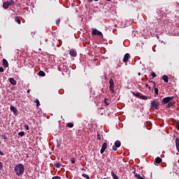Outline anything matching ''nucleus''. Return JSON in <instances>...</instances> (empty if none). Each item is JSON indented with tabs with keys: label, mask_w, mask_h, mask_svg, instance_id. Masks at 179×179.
Here are the masks:
<instances>
[{
	"label": "nucleus",
	"mask_w": 179,
	"mask_h": 179,
	"mask_svg": "<svg viewBox=\"0 0 179 179\" xmlns=\"http://www.w3.org/2000/svg\"><path fill=\"white\" fill-rule=\"evenodd\" d=\"M14 171L16 173V176L20 177V176H23L24 174V166L23 164H18L14 168Z\"/></svg>",
	"instance_id": "f257e3e1"
},
{
	"label": "nucleus",
	"mask_w": 179,
	"mask_h": 179,
	"mask_svg": "<svg viewBox=\"0 0 179 179\" xmlns=\"http://www.w3.org/2000/svg\"><path fill=\"white\" fill-rule=\"evenodd\" d=\"M92 36H99V37L103 38V33H101V31L97 30L96 28H92Z\"/></svg>",
	"instance_id": "f03ea898"
},
{
	"label": "nucleus",
	"mask_w": 179,
	"mask_h": 179,
	"mask_svg": "<svg viewBox=\"0 0 179 179\" xmlns=\"http://www.w3.org/2000/svg\"><path fill=\"white\" fill-rule=\"evenodd\" d=\"M171 100H174V96H168L165 97L162 99V104H167L171 101Z\"/></svg>",
	"instance_id": "7ed1b4c3"
},
{
	"label": "nucleus",
	"mask_w": 179,
	"mask_h": 179,
	"mask_svg": "<svg viewBox=\"0 0 179 179\" xmlns=\"http://www.w3.org/2000/svg\"><path fill=\"white\" fill-rule=\"evenodd\" d=\"M151 108H155V110H159V102L156 100H153L150 103Z\"/></svg>",
	"instance_id": "20e7f679"
},
{
	"label": "nucleus",
	"mask_w": 179,
	"mask_h": 179,
	"mask_svg": "<svg viewBox=\"0 0 179 179\" xmlns=\"http://www.w3.org/2000/svg\"><path fill=\"white\" fill-rule=\"evenodd\" d=\"M109 89L111 92V93H115V90H114V80L113 78H110L109 80Z\"/></svg>",
	"instance_id": "39448f33"
},
{
	"label": "nucleus",
	"mask_w": 179,
	"mask_h": 179,
	"mask_svg": "<svg viewBox=\"0 0 179 179\" xmlns=\"http://www.w3.org/2000/svg\"><path fill=\"white\" fill-rule=\"evenodd\" d=\"M69 54H70L71 57H74L78 55V52H76V50H75V49L70 50Z\"/></svg>",
	"instance_id": "423d86ee"
},
{
	"label": "nucleus",
	"mask_w": 179,
	"mask_h": 179,
	"mask_svg": "<svg viewBox=\"0 0 179 179\" xmlns=\"http://www.w3.org/2000/svg\"><path fill=\"white\" fill-rule=\"evenodd\" d=\"M106 149H107V143H103L100 151L101 155L106 152Z\"/></svg>",
	"instance_id": "0eeeda50"
},
{
	"label": "nucleus",
	"mask_w": 179,
	"mask_h": 179,
	"mask_svg": "<svg viewBox=\"0 0 179 179\" xmlns=\"http://www.w3.org/2000/svg\"><path fill=\"white\" fill-rule=\"evenodd\" d=\"M128 59H129V53H126L123 58V62H128Z\"/></svg>",
	"instance_id": "6e6552de"
},
{
	"label": "nucleus",
	"mask_w": 179,
	"mask_h": 179,
	"mask_svg": "<svg viewBox=\"0 0 179 179\" xmlns=\"http://www.w3.org/2000/svg\"><path fill=\"white\" fill-rule=\"evenodd\" d=\"M3 66H4V68H8V66H9V63L6 59H3Z\"/></svg>",
	"instance_id": "1a4fd4ad"
},
{
	"label": "nucleus",
	"mask_w": 179,
	"mask_h": 179,
	"mask_svg": "<svg viewBox=\"0 0 179 179\" xmlns=\"http://www.w3.org/2000/svg\"><path fill=\"white\" fill-rule=\"evenodd\" d=\"M162 162H163V159H162L160 157H157V158H155V163H157V164H160Z\"/></svg>",
	"instance_id": "9d476101"
},
{
	"label": "nucleus",
	"mask_w": 179,
	"mask_h": 179,
	"mask_svg": "<svg viewBox=\"0 0 179 179\" xmlns=\"http://www.w3.org/2000/svg\"><path fill=\"white\" fill-rule=\"evenodd\" d=\"M134 177L138 179H145V178L141 176L138 173H136L135 171H134Z\"/></svg>",
	"instance_id": "9b49d317"
},
{
	"label": "nucleus",
	"mask_w": 179,
	"mask_h": 179,
	"mask_svg": "<svg viewBox=\"0 0 179 179\" xmlns=\"http://www.w3.org/2000/svg\"><path fill=\"white\" fill-rule=\"evenodd\" d=\"M9 6H10L9 4V1H6L3 3V8L4 9H8L9 8Z\"/></svg>",
	"instance_id": "f8f14e48"
},
{
	"label": "nucleus",
	"mask_w": 179,
	"mask_h": 179,
	"mask_svg": "<svg viewBox=\"0 0 179 179\" xmlns=\"http://www.w3.org/2000/svg\"><path fill=\"white\" fill-rule=\"evenodd\" d=\"M9 82L11 85H13L14 86L16 85V84L17 83V82L15 81V78H10L9 79Z\"/></svg>",
	"instance_id": "ddd939ff"
},
{
	"label": "nucleus",
	"mask_w": 179,
	"mask_h": 179,
	"mask_svg": "<svg viewBox=\"0 0 179 179\" xmlns=\"http://www.w3.org/2000/svg\"><path fill=\"white\" fill-rule=\"evenodd\" d=\"M162 79H163V80L165 82V83H169V76L164 75L162 77Z\"/></svg>",
	"instance_id": "4468645a"
},
{
	"label": "nucleus",
	"mask_w": 179,
	"mask_h": 179,
	"mask_svg": "<svg viewBox=\"0 0 179 179\" xmlns=\"http://www.w3.org/2000/svg\"><path fill=\"white\" fill-rule=\"evenodd\" d=\"M10 111H12L14 114H17V109L15 108V106H10Z\"/></svg>",
	"instance_id": "2eb2a0df"
},
{
	"label": "nucleus",
	"mask_w": 179,
	"mask_h": 179,
	"mask_svg": "<svg viewBox=\"0 0 179 179\" xmlns=\"http://www.w3.org/2000/svg\"><path fill=\"white\" fill-rule=\"evenodd\" d=\"M115 146L116 148H120L121 146V141L117 140L115 142Z\"/></svg>",
	"instance_id": "dca6fc26"
},
{
	"label": "nucleus",
	"mask_w": 179,
	"mask_h": 179,
	"mask_svg": "<svg viewBox=\"0 0 179 179\" xmlns=\"http://www.w3.org/2000/svg\"><path fill=\"white\" fill-rule=\"evenodd\" d=\"M138 99H141V100H148V96L141 94H140V96Z\"/></svg>",
	"instance_id": "f3484780"
},
{
	"label": "nucleus",
	"mask_w": 179,
	"mask_h": 179,
	"mask_svg": "<svg viewBox=\"0 0 179 179\" xmlns=\"http://www.w3.org/2000/svg\"><path fill=\"white\" fill-rule=\"evenodd\" d=\"M111 176L113 179H120V178H118V176H117V174L114 173L113 171L111 172Z\"/></svg>",
	"instance_id": "a211bd4d"
},
{
	"label": "nucleus",
	"mask_w": 179,
	"mask_h": 179,
	"mask_svg": "<svg viewBox=\"0 0 179 179\" xmlns=\"http://www.w3.org/2000/svg\"><path fill=\"white\" fill-rule=\"evenodd\" d=\"M15 20L18 24H20V23H22V21H20V18L19 17H15Z\"/></svg>",
	"instance_id": "6ab92c4d"
},
{
	"label": "nucleus",
	"mask_w": 179,
	"mask_h": 179,
	"mask_svg": "<svg viewBox=\"0 0 179 179\" xmlns=\"http://www.w3.org/2000/svg\"><path fill=\"white\" fill-rule=\"evenodd\" d=\"M38 76L44 77V76H45V73L44 71H39Z\"/></svg>",
	"instance_id": "aec40b11"
},
{
	"label": "nucleus",
	"mask_w": 179,
	"mask_h": 179,
	"mask_svg": "<svg viewBox=\"0 0 179 179\" xmlns=\"http://www.w3.org/2000/svg\"><path fill=\"white\" fill-rule=\"evenodd\" d=\"M134 96H136V97H138V99H139V97L141 96V92H132Z\"/></svg>",
	"instance_id": "412c9836"
},
{
	"label": "nucleus",
	"mask_w": 179,
	"mask_h": 179,
	"mask_svg": "<svg viewBox=\"0 0 179 179\" xmlns=\"http://www.w3.org/2000/svg\"><path fill=\"white\" fill-rule=\"evenodd\" d=\"M173 102H169L166 106V108H171V107H173Z\"/></svg>",
	"instance_id": "4be33fe9"
},
{
	"label": "nucleus",
	"mask_w": 179,
	"mask_h": 179,
	"mask_svg": "<svg viewBox=\"0 0 179 179\" xmlns=\"http://www.w3.org/2000/svg\"><path fill=\"white\" fill-rule=\"evenodd\" d=\"M66 127H68V128H73V123L69 122L66 124Z\"/></svg>",
	"instance_id": "5701e85b"
},
{
	"label": "nucleus",
	"mask_w": 179,
	"mask_h": 179,
	"mask_svg": "<svg viewBox=\"0 0 179 179\" xmlns=\"http://www.w3.org/2000/svg\"><path fill=\"white\" fill-rule=\"evenodd\" d=\"M82 176L84 177V178L90 179V176L86 173H83Z\"/></svg>",
	"instance_id": "b1692460"
},
{
	"label": "nucleus",
	"mask_w": 179,
	"mask_h": 179,
	"mask_svg": "<svg viewBox=\"0 0 179 179\" xmlns=\"http://www.w3.org/2000/svg\"><path fill=\"white\" fill-rule=\"evenodd\" d=\"M154 88H155V93L156 96H159V89L157 87H154Z\"/></svg>",
	"instance_id": "393cba45"
},
{
	"label": "nucleus",
	"mask_w": 179,
	"mask_h": 179,
	"mask_svg": "<svg viewBox=\"0 0 179 179\" xmlns=\"http://www.w3.org/2000/svg\"><path fill=\"white\" fill-rule=\"evenodd\" d=\"M55 167H56V169H59L61 167V164L57 163L56 164H55Z\"/></svg>",
	"instance_id": "a878e982"
},
{
	"label": "nucleus",
	"mask_w": 179,
	"mask_h": 179,
	"mask_svg": "<svg viewBox=\"0 0 179 179\" xmlns=\"http://www.w3.org/2000/svg\"><path fill=\"white\" fill-rule=\"evenodd\" d=\"M149 83H152V87H156V83L153 82V81H150V80H149Z\"/></svg>",
	"instance_id": "bb28decb"
},
{
	"label": "nucleus",
	"mask_w": 179,
	"mask_h": 179,
	"mask_svg": "<svg viewBox=\"0 0 179 179\" xmlns=\"http://www.w3.org/2000/svg\"><path fill=\"white\" fill-rule=\"evenodd\" d=\"M35 103H36V107H38V106H40V101H38V99L35 100Z\"/></svg>",
	"instance_id": "cd10ccee"
},
{
	"label": "nucleus",
	"mask_w": 179,
	"mask_h": 179,
	"mask_svg": "<svg viewBox=\"0 0 179 179\" xmlns=\"http://www.w3.org/2000/svg\"><path fill=\"white\" fill-rule=\"evenodd\" d=\"M19 136H24V131H20L18 133Z\"/></svg>",
	"instance_id": "c85d7f7f"
},
{
	"label": "nucleus",
	"mask_w": 179,
	"mask_h": 179,
	"mask_svg": "<svg viewBox=\"0 0 179 179\" xmlns=\"http://www.w3.org/2000/svg\"><path fill=\"white\" fill-rule=\"evenodd\" d=\"M104 103L106 106H109L110 105V103H108V99H105L104 100Z\"/></svg>",
	"instance_id": "c756f323"
},
{
	"label": "nucleus",
	"mask_w": 179,
	"mask_h": 179,
	"mask_svg": "<svg viewBox=\"0 0 179 179\" xmlns=\"http://www.w3.org/2000/svg\"><path fill=\"white\" fill-rule=\"evenodd\" d=\"M96 138L99 139V141H101V136L99 133L96 134Z\"/></svg>",
	"instance_id": "7c9ffc66"
},
{
	"label": "nucleus",
	"mask_w": 179,
	"mask_h": 179,
	"mask_svg": "<svg viewBox=\"0 0 179 179\" xmlns=\"http://www.w3.org/2000/svg\"><path fill=\"white\" fill-rule=\"evenodd\" d=\"M9 4H10V6H15V1H10V2H9Z\"/></svg>",
	"instance_id": "2f4dec72"
},
{
	"label": "nucleus",
	"mask_w": 179,
	"mask_h": 179,
	"mask_svg": "<svg viewBox=\"0 0 179 179\" xmlns=\"http://www.w3.org/2000/svg\"><path fill=\"white\" fill-rule=\"evenodd\" d=\"M1 138H2V139H4L5 141H7V139H8V136H6V135H2Z\"/></svg>",
	"instance_id": "473e14b6"
},
{
	"label": "nucleus",
	"mask_w": 179,
	"mask_h": 179,
	"mask_svg": "<svg viewBox=\"0 0 179 179\" xmlns=\"http://www.w3.org/2000/svg\"><path fill=\"white\" fill-rule=\"evenodd\" d=\"M71 162L72 163V164H75V158L71 157Z\"/></svg>",
	"instance_id": "72a5a7b5"
},
{
	"label": "nucleus",
	"mask_w": 179,
	"mask_h": 179,
	"mask_svg": "<svg viewBox=\"0 0 179 179\" xmlns=\"http://www.w3.org/2000/svg\"><path fill=\"white\" fill-rule=\"evenodd\" d=\"M151 76H152V78H156V73L155 72H152Z\"/></svg>",
	"instance_id": "f704fd0d"
},
{
	"label": "nucleus",
	"mask_w": 179,
	"mask_h": 179,
	"mask_svg": "<svg viewBox=\"0 0 179 179\" xmlns=\"http://www.w3.org/2000/svg\"><path fill=\"white\" fill-rule=\"evenodd\" d=\"M24 128L27 131H29V125L27 124H24Z\"/></svg>",
	"instance_id": "c9c22d12"
},
{
	"label": "nucleus",
	"mask_w": 179,
	"mask_h": 179,
	"mask_svg": "<svg viewBox=\"0 0 179 179\" xmlns=\"http://www.w3.org/2000/svg\"><path fill=\"white\" fill-rule=\"evenodd\" d=\"M52 179H61V177L59 176H54L52 178Z\"/></svg>",
	"instance_id": "e433bc0d"
},
{
	"label": "nucleus",
	"mask_w": 179,
	"mask_h": 179,
	"mask_svg": "<svg viewBox=\"0 0 179 179\" xmlns=\"http://www.w3.org/2000/svg\"><path fill=\"white\" fill-rule=\"evenodd\" d=\"M59 22H61V20L58 19L56 20V24H59Z\"/></svg>",
	"instance_id": "4c0bfd02"
},
{
	"label": "nucleus",
	"mask_w": 179,
	"mask_h": 179,
	"mask_svg": "<svg viewBox=\"0 0 179 179\" xmlns=\"http://www.w3.org/2000/svg\"><path fill=\"white\" fill-rule=\"evenodd\" d=\"M93 1H95V2H99V0H87V2H93Z\"/></svg>",
	"instance_id": "58836bf2"
},
{
	"label": "nucleus",
	"mask_w": 179,
	"mask_h": 179,
	"mask_svg": "<svg viewBox=\"0 0 179 179\" xmlns=\"http://www.w3.org/2000/svg\"><path fill=\"white\" fill-rule=\"evenodd\" d=\"M3 169V166L2 165V162H0V170H2Z\"/></svg>",
	"instance_id": "ea45409f"
},
{
	"label": "nucleus",
	"mask_w": 179,
	"mask_h": 179,
	"mask_svg": "<svg viewBox=\"0 0 179 179\" xmlns=\"http://www.w3.org/2000/svg\"><path fill=\"white\" fill-rule=\"evenodd\" d=\"M113 150H117V147L115 145H113Z\"/></svg>",
	"instance_id": "a19ab883"
},
{
	"label": "nucleus",
	"mask_w": 179,
	"mask_h": 179,
	"mask_svg": "<svg viewBox=\"0 0 179 179\" xmlns=\"http://www.w3.org/2000/svg\"><path fill=\"white\" fill-rule=\"evenodd\" d=\"M0 72H3V67L0 66Z\"/></svg>",
	"instance_id": "79ce46f5"
},
{
	"label": "nucleus",
	"mask_w": 179,
	"mask_h": 179,
	"mask_svg": "<svg viewBox=\"0 0 179 179\" xmlns=\"http://www.w3.org/2000/svg\"><path fill=\"white\" fill-rule=\"evenodd\" d=\"M176 128H177V129L179 131V122H178V123L176 124Z\"/></svg>",
	"instance_id": "37998d69"
},
{
	"label": "nucleus",
	"mask_w": 179,
	"mask_h": 179,
	"mask_svg": "<svg viewBox=\"0 0 179 179\" xmlns=\"http://www.w3.org/2000/svg\"><path fill=\"white\" fill-rule=\"evenodd\" d=\"M0 155H1V156H4L5 155V154L2 151H0Z\"/></svg>",
	"instance_id": "c03bdc74"
},
{
	"label": "nucleus",
	"mask_w": 179,
	"mask_h": 179,
	"mask_svg": "<svg viewBox=\"0 0 179 179\" xmlns=\"http://www.w3.org/2000/svg\"><path fill=\"white\" fill-rule=\"evenodd\" d=\"M138 76H141V72H138Z\"/></svg>",
	"instance_id": "a18cd8bd"
},
{
	"label": "nucleus",
	"mask_w": 179,
	"mask_h": 179,
	"mask_svg": "<svg viewBox=\"0 0 179 179\" xmlns=\"http://www.w3.org/2000/svg\"><path fill=\"white\" fill-rule=\"evenodd\" d=\"M27 93H30V90H27Z\"/></svg>",
	"instance_id": "49530a36"
},
{
	"label": "nucleus",
	"mask_w": 179,
	"mask_h": 179,
	"mask_svg": "<svg viewBox=\"0 0 179 179\" xmlns=\"http://www.w3.org/2000/svg\"><path fill=\"white\" fill-rule=\"evenodd\" d=\"M148 86H149V85H148V84L145 85V87H148Z\"/></svg>",
	"instance_id": "de8ad7c7"
},
{
	"label": "nucleus",
	"mask_w": 179,
	"mask_h": 179,
	"mask_svg": "<svg viewBox=\"0 0 179 179\" xmlns=\"http://www.w3.org/2000/svg\"><path fill=\"white\" fill-rule=\"evenodd\" d=\"M106 1H108V2H110V1H111V0H106Z\"/></svg>",
	"instance_id": "09e8293b"
},
{
	"label": "nucleus",
	"mask_w": 179,
	"mask_h": 179,
	"mask_svg": "<svg viewBox=\"0 0 179 179\" xmlns=\"http://www.w3.org/2000/svg\"><path fill=\"white\" fill-rule=\"evenodd\" d=\"M148 89L150 90V87H148Z\"/></svg>",
	"instance_id": "8fccbe9b"
},
{
	"label": "nucleus",
	"mask_w": 179,
	"mask_h": 179,
	"mask_svg": "<svg viewBox=\"0 0 179 179\" xmlns=\"http://www.w3.org/2000/svg\"><path fill=\"white\" fill-rule=\"evenodd\" d=\"M57 146H59V143H57Z\"/></svg>",
	"instance_id": "3c124183"
},
{
	"label": "nucleus",
	"mask_w": 179,
	"mask_h": 179,
	"mask_svg": "<svg viewBox=\"0 0 179 179\" xmlns=\"http://www.w3.org/2000/svg\"><path fill=\"white\" fill-rule=\"evenodd\" d=\"M150 177H152V173H150Z\"/></svg>",
	"instance_id": "603ef678"
}]
</instances>
